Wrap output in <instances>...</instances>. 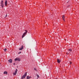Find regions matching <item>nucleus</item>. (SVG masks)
Returning a JSON list of instances; mask_svg holds the SVG:
<instances>
[{"mask_svg": "<svg viewBox=\"0 0 79 79\" xmlns=\"http://www.w3.org/2000/svg\"><path fill=\"white\" fill-rule=\"evenodd\" d=\"M1 5L2 6V8H3V6H4V4H3V1H2L1 2Z\"/></svg>", "mask_w": 79, "mask_h": 79, "instance_id": "obj_4", "label": "nucleus"}, {"mask_svg": "<svg viewBox=\"0 0 79 79\" xmlns=\"http://www.w3.org/2000/svg\"><path fill=\"white\" fill-rule=\"evenodd\" d=\"M62 18L64 20V15L62 16Z\"/></svg>", "mask_w": 79, "mask_h": 79, "instance_id": "obj_10", "label": "nucleus"}, {"mask_svg": "<svg viewBox=\"0 0 79 79\" xmlns=\"http://www.w3.org/2000/svg\"><path fill=\"white\" fill-rule=\"evenodd\" d=\"M17 71H18V69H16L15 72L13 73V74L14 76H15V75H16V74H17Z\"/></svg>", "mask_w": 79, "mask_h": 79, "instance_id": "obj_3", "label": "nucleus"}, {"mask_svg": "<svg viewBox=\"0 0 79 79\" xmlns=\"http://www.w3.org/2000/svg\"><path fill=\"white\" fill-rule=\"evenodd\" d=\"M25 31H26V32H24L23 35L22 36V38H23L24 37H25V36L27 34V31L25 30Z\"/></svg>", "mask_w": 79, "mask_h": 79, "instance_id": "obj_1", "label": "nucleus"}, {"mask_svg": "<svg viewBox=\"0 0 79 79\" xmlns=\"http://www.w3.org/2000/svg\"><path fill=\"white\" fill-rule=\"evenodd\" d=\"M9 63H12V59H10L8 60Z\"/></svg>", "mask_w": 79, "mask_h": 79, "instance_id": "obj_8", "label": "nucleus"}, {"mask_svg": "<svg viewBox=\"0 0 79 79\" xmlns=\"http://www.w3.org/2000/svg\"><path fill=\"white\" fill-rule=\"evenodd\" d=\"M27 75V72H26L24 74V75H23L22 77H21V79H24L26 76V75Z\"/></svg>", "mask_w": 79, "mask_h": 79, "instance_id": "obj_2", "label": "nucleus"}, {"mask_svg": "<svg viewBox=\"0 0 79 79\" xmlns=\"http://www.w3.org/2000/svg\"><path fill=\"white\" fill-rule=\"evenodd\" d=\"M7 50V49H6V48H5L4 49V52H6V51Z\"/></svg>", "mask_w": 79, "mask_h": 79, "instance_id": "obj_14", "label": "nucleus"}, {"mask_svg": "<svg viewBox=\"0 0 79 79\" xmlns=\"http://www.w3.org/2000/svg\"><path fill=\"white\" fill-rule=\"evenodd\" d=\"M69 52H72V49H69Z\"/></svg>", "mask_w": 79, "mask_h": 79, "instance_id": "obj_13", "label": "nucleus"}, {"mask_svg": "<svg viewBox=\"0 0 79 79\" xmlns=\"http://www.w3.org/2000/svg\"><path fill=\"white\" fill-rule=\"evenodd\" d=\"M4 74H7V72L5 71L4 72Z\"/></svg>", "mask_w": 79, "mask_h": 79, "instance_id": "obj_11", "label": "nucleus"}, {"mask_svg": "<svg viewBox=\"0 0 79 79\" xmlns=\"http://www.w3.org/2000/svg\"><path fill=\"white\" fill-rule=\"evenodd\" d=\"M66 54H67V55H68L69 53H68L67 52L66 53Z\"/></svg>", "mask_w": 79, "mask_h": 79, "instance_id": "obj_18", "label": "nucleus"}, {"mask_svg": "<svg viewBox=\"0 0 79 79\" xmlns=\"http://www.w3.org/2000/svg\"><path fill=\"white\" fill-rule=\"evenodd\" d=\"M5 6H7V1L6 0L5 1Z\"/></svg>", "mask_w": 79, "mask_h": 79, "instance_id": "obj_7", "label": "nucleus"}, {"mask_svg": "<svg viewBox=\"0 0 79 79\" xmlns=\"http://www.w3.org/2000/svg\"><path fill=\"white\" fill-rule=\"evenodd\" d=\"M56 79H57L56 78Z\"/></svg>", "mask_w": 79, "mask_h": 79, "instance_id": "obj_22", "label": "nucleus"}, {"mask_svg": "<svg viewBox=\"0 0 79 79\" xmlns=\"http://www.w3.org/2000/svg\"><path fill=\"white\" fill-rule=\"evenodd\" d=\"M37 77H39V75H37Z\"/></svg>", "mask_w": 79, "mask_h": 79, "instance_id": "obj_19", "label": "nucleus"}, {"mask_svg": "<svg viewBox=\"0 0 79 79\" xmlns=\"http://www.w3.org/2000/svg\"><path fill=\"white\" fill-rule=\"evenodd\" d=\"M27 79H30V77L29 76H27Z\"/></svg>", "mask_w": 79, "mask_h": 79, "instance_id": "obj_12", "label": "nucleus"}, {"mask_svg": "<svg viewBox=\"0 0 79 79\" xmlns=\"http://www.w3.org/2000/svg\"><path fill=\"white\" fill-rule=\"evenodd\" d=\"M23 49V46H22L21 47V48L19 49V50H22Z\"/></svg>", "mask_w": 79, "mask_h": 79, "instance_id": "obj_6", "label": "nucleus"}, {"mask_svg": "<svg viewBox=\"0 0 79 79\" xmlns=\"http://www.w3.org/2000/svg\"><path fill=\"white\" fill-rule=\"evenodd\" d=\"M13 64H14V65H15V63H14Z\"/></svg>", "mask_w": 79, "mask_h": 79, "instance_id": "obj_20", "label": "nucleus"}, {"mask_svg": "<svg viewBox=\"0 0 79 79\" xmlns=\"http://www.w3.org/2000/svg\"><path fill=\"white\" fill-rule=\"evenodd\" d=\"M21 53V52H20L19 53H19Z\"/></svg>", "mask_w": 79, "mask_h": 79, "instance_id": "obj_21", "label": "nucleus"}, {"mask_svg": "<svg viewBox=\"0 0 79 79\" xmlns=\"http://www.w3.org/2000/svg\"><path fill=\"white\" fill-rule=\"evenodd\" d=\"M57 62L58 63H60V62H61V61H60V60L59 59H57Z\"/></svg>", "mask_w": 79, "mask_h": 79, "instance_id": "obj_9", "label": "nucleus"}, {"mask_svg": "<svg viewBox=\"0 0 79 79\" xmlns=\"http://www.w3.org/2000/svg\"><path fill=\"white\" fill-rule=\"evenodd\" d=\"M70 64H71L72 62H70Z\"/></svg>", "mask_w": 79, "mask_h": 79, "instance_id": "obj_17", "label": "nucleus"}, {"mask_svg": "<svg viewBox=\"0 0 79 79\" xmlns=\"http://www.w3.org/2000/svg\"><path fill=\"white\" fill-rule=\"evenodd\" d=\"M21 60L19 58H16L15 60V61H20Z\"/></svg>", "mask_w": 79, "mask_h": 79, "instance_id": "obj_5", "label": "nucleus"}, {"mask_svg": "<svg viewBox=\"0 0 79 79\" xmlns=\"http://www.w3.org/2000/svg\"><path fill=\"white\" fill-rule=\"evenodd\" d=\"M5 17H7V15H6L5 16Z\"/></svg>", "mask_w": 79, "mask_h": 79, "instance_id": "obj_16", "label": "nucleus"}, {"mask_svg": "<svg viewBox=\"0 0 79 79\" xmlns=\"http://www.w3.org/2000/svg\"><path fill=\"white\" fill-rule=\"evenodd\" d=\"M34 69L35 71H37V69H36V68H34Z\"/></svg>", "mask_w": 79, "mask_h": 79, "instance_id": "obj_15", "label": "nucleus"}]
</instances>
